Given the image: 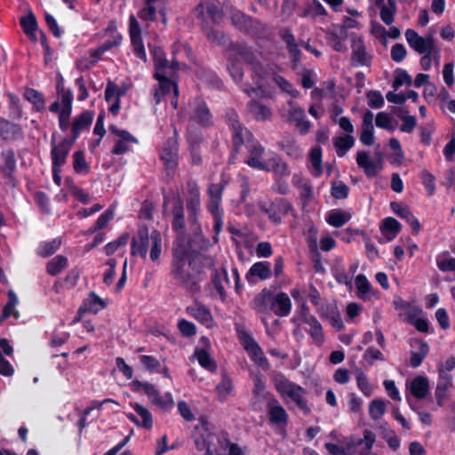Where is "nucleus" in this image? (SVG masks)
Masks as SVG:
<instances>
[{
  "instance_id": "1",
  "label": "nucleus",
  "mask_w": 455,
  "mask_h": 455,
  "mask_svg": "<svg viewBox=\"0 0 455 455\" xmlns=\"http://www.w3.org/2000/svg\"><path fill=\"white\" fill-rule=\"evenodd\" d=\"M188 196L186 198V210L188 212V220L189 228L194 237L188 241V245L180 243L172 250L171 263L188 262L190 256L196 251H191L189 246L192 243H200L201 250L207 249L210 242L203 236V230L199 221L201 212V193L198 184L195 180L187 182Z\"/></svg>"
},
{
  "instance_id": "2",
  "label": "nucleus",
  "mask_w": 455,
  "mask_h": 455,
  "mask_svg": "<svg viewBox=\"0 0 455 455\" xmlns=\"http://www.w3.org/2000/svg\"><path fill=\"white\" fill-rule=\"evenodd\" d=\"M215 265L212 256L194 252L188 262L171 263L170 274L186 291L198 293L204 280V268H212Z\"/></svg>"
},
{
  "instance_id": "3",
  "label": "nucleus",
  "mask_w": 455,
  "mask_h": 455,
  "mask_svg": "<svg viewBox=\"0 0 455 455\" xmlns=\"http://www.w3.org/2000/svg\"><path fill=\"white\" fill-rule=\"evenodd\" d=\"M149 242L152 243L150 259L153 262L157 261L162 252V235L157 229H153L149 234L148 227L146 224L138 227L137 235L131 242V254L140 255L142 259H146Z\"/></svg>"
},
{
  "instance_id": "4",
  "label": "nucleus",
  "mask_w": 455,
  "mask_h": 455,
  "mask_svg": "<svg viewBox=\"0 0 455 455\" xmlns=\"http://www.w3.org/2000/svg\"><path fill=\"white\" fill-rule=\"evenodd\" d=\"M225 121L231 133V158L235 159L243 146L255 140L253 133L244 126L237 112L234 108H228L225 114Z\"/></svg>"
},
{
  "instance_id": "5",
  "label": "nucleus",
  "mask_w": 455,
  "mask_h": 455,
  "mask_svg": "<svg viewBox=\"0 0 455 455\" xmlns=\"http://www.w3.org/2000/svg\"><path fill=\"white\" fill-rule=\"evenodd\" d=\"M274 385L276 391L283 398H290L305 414H308L310 412V408L306 397L307 391L305 388L299 384L292 382L283 374H279L275 378Z\"/></svg>"
},
{
  "instance_id": "6",
  "label": "nucleus",
  "mask_w": 455,
  "mask_h": 455,
  "mask_svg": "<svg viewBox=\"0 0 455 455\" xmlns=\"http://www.w3.org/2000/svg\"><path fill=\"white\" fill-rule=\"evenodd\" d=\"M130 387L132 392L147 395L148 401L161 410L169 411L174 404L172 394L166 392L164 395H161L155 384L134 379L130 383Z\"/></svg>"
},
{
  "instance_id": "7",
  "label": "nucleus",
  "mask_w": 455,
  "mask_h": 455,
  "mask_svg": "<svg viewBox=\"0 0 455 455\" xmlns=\"http://www.w3.org/2000/svg\"><path fill=\"white\" fill-rule=\"evenodd\" d=\"M224 188V184L212 183L208 187L207 189L209 200L206 208L213 218V232L215 240H217V236L221 232L223 228L224 210L221 207V202Z\"/></svg>"
},
{
  "instance_id": "8",
  "label": "nucleus",
  "mask_w": 455,
  "mask_h": 455,
  "mask_svg": "<svg viewBox=\"0 0 455 455\" xmlns=\"http://www.w3.org/2000/svg\"><path fill=\"white\" fill-rule=\"evenodd\" d=\"M236 333L240 343L248 353L251 360L264 371H267L270 368V363L251 332L244 328H236Z\"/></svg>"
},
{
  "instance_id": "9",
  "label": "nucleus",
  "mask_w": 455,
  "mask_h": 455,
  "mask_svg": "<svg viewBox=\"0 0 455 455\" xmlns=\"http://www.w3.org/2000/svg\"><path fill=\"white\" fill-rule=\"evenodd\" d=\"M188 117L189 121L204 129H209L214 125L213 115L207 102L201 96L195 97L189 101Z\"/></svg>"
},
{
  "instance_id": "10",
  "label": "nucleus",
  "mask_w": 455,
  "mask_h": 455,
  "mask_svg": "<svg viewBox=\"0 0 455 455\" xmlns=\"http://www.w3.org/2000/svg\"><path fill=\"white\" fill-rule=\"evenodd\" d=\"M259 208L275 226L281 224L283 216L294 212L292 204L284 197H275L269 203L260 204Z\"/></svg>"
},
{
  "instance_id": "11",
  "label": "nucleus",
  "mask_w": 455,
  "mask_h": 455,
  "mask_svg": "<svg viewBox=\"0 0 455 455\" xmlns=\"http://www.w3.org/2000/svg\"><path fill=\"white\" fill-rule=\"evenodd\" d=\"M404 36L409 46L419 54L435 53L439 59L440 51L435 47V38L432 34H428L423 37L414 29L408 28L406 29Z\"/></svg>"
},
{
  "instance_id": "12",
  "label": "nucleus",
  "mask_w": 455,
  "mask_h": 455,
  "mask_svg": "<svg viewBox=\"0 0 455 455\" xmlns=\"http://www.w3.org/2000/svg\"><path fill=\"white\" fill-rule=\"evenodd\" d=\"M75 142L71 138L63 137L58 143L55 132L52 133L51 140L52 165L63 166Z\"/></svg>"
},
{
  "instance_id": "13",
  "label": "nucleus",
  "mask_w": 455,
  "mask_h": 455,
  "mask_svg": "<svg viewBox=\"0 0 455 455\" xmlns=\"http://www.w3.org/2000/svg\"><path fill=\"white\" fill-rule=\"evenodd\" d=\"M179 133L174 128L173 135L164 143L160 159L164 162L166 170L173 172L178 165Z\"/></svg>"
},
{
  "instance_id": "14",
  "label": "nucleus",
  "mask_w": 455,
  "mask_h": 455,
  "mask_svg": "<svg viewBox=\"0 0 455 455\" xmlns=\"http://www.w3.org/2000/svg\"><path fill=\"white\" fill-rule=\"evenodd\" d=\"M129 36L131 40V45L132 47V51L134 55L143 60L147 61V53L143 43L141 28L137 20L136 17L133 14H131L129 17Z\"/></svg>"
},
{
  "instance_id": "15",
  "label": "nucleus",
  "mask_w": 455,
  "mask_h": 455,
  "mask_svg": "<svg viewBox=\"0 0 455 455\" xmlns=\"http://www.w3.org/2000/svg\"><path fill=\"white\" fill-rule=\"evenodd\" d=\"M1 159L3 163L0 169L5 183L11 188H15L18 185V179L15 176L17 160L14 150L12 148L3 150Z\"/></svg>"
},
{
  "instance_id": "16",
  "label": "nucleus",
  "mask_w": 455,
  "mask_h": 455,
  "mask_svg": "<svg viewBox=\"0 0 455 455\" xmlns=\"http://www.w3.org/2000/svg\"><path fill=\"white\" fill-rule=\"evenodd\" d=\"M245 148L249 154L248 158L244 161L247 165L260 171H270L263 160L265 148L257 139L249 141V144H245Z\"/></svg>"
},
{
  "instance_id": "17",
  "label": "nucleus",
  "mask_w": 455,
  "mask_h": 455,
  "mask_svg": "<svg viewBox=\"0 0 455 455\" xmlns=\"http://www.w3.org/2000/svg\"><path fill=\"white\" fill-rule=\"evenodd\" d=\"M201 8V12L199 13V19L201 20V29L204 32V36L211 43L216 44L218 45H224L227 42L226 35L223 31L220 29H216L214 26L216 24H212L204 16V12L201 4L197 6V9Z\"/></svg>"
},
{
  "instance_id": "18",
  "label": "nucleus",
  "mask_w": 455,
  "mask_h": 455,
  "mask_svg": "<svg viewBox=\"0 0 455 455\" xmlns=\"http://www.w3.org/2000/svg\"><path fill=\"white\" fill-rule=\"evenodd\" d=\"M153 77L158 81V89L155 91L154 98L156 103H160L162 98L169 94L172 91L173 96L179 98V87L178 84L172 81L167 74L154 73Z\"/></svg>"
},
{
  "instance_id": "19",
  "label": "nucleus",
  "mask_w": 455,
  "mask_h": 455,
  "mask_svg": "<svg viewBox=\"0 0 455 455\" xmlns=\"http://www.w3.org/2000/svg\"><path fill=\"white\" fill-rule=\"evenodd\" d=\"M356 164L359 168L363 170L367 178H373L378 175L379 172L382 170V159L373 161L370 158L368 152L358 151L356 154Z\"/></svg>"
},
{
  "instance_id": "20",
  "label": "nucleus",
  "mask_w": 455,
  "mask_h": 455,
  "mask_svg": "<svg viewBox=\"0 0 455 455\" xmlns=\"http://www.w3.org/2000/svg\"><path fill=\"white\" fill-rule=\"evenodd\" d=\"M227 51L229 56H235L239 60L242 59L247 65L252 64L257 59L253 49L244 43L230 42Z\"/></svg>"
},
{
  "instance_id": "21",
  "label": "nucleus",
  "mask_w": 455,
  "mask_h": 455,
  "mask_svg": "<svg viewBox=\"0 0 455 455\" xmlns=\"http://www.w3.org/2000/svg\"><path fill=\"white\" fill-rule=\"evenodd\" d=\"M371 57L368 56L366 47L362 38L357 37L352 41L351 64L353 67L371 65Z\"/></svg>"
},
{
  "instance_id": "22",
  "label": "nucleus",
  "mask_w": 455,
  "mask_h": 455,
  "mask_svg": "<svg viewBox=\"0 0 455 455\" xmlns=\"http://www.w3.org/2000/svg\"><path fill=\"white\" fill-rule=\"evenodd\" d=\"M186 312L188 315L194 317L206 328H212L213 326V317L212 312L204 304L196 303L193 306H189L186 308Z\"/></svg>"
},
{
  "instance_id": "23",
  "label": "nucleus",
  "mask_w": 455,
  "mask_h": 455,
  "mask_svg": "<svg viewBox=\"0 0 455 455\" xmlns=\"http://www.w3.org/2000/svg\"><path fill=\"white\" fill-rule=\"evenodd\" d=\"M56 94L61 103V109L72 111L74 100L73 91L65 86V79L61 74L56 76Z\"/></svg>"
},
{
  "instance_id": "24",
  "label": "nucleus",
  "mask_w": 455,
  "mask_h": 455,
  "mask_svg": "<svg viewBox=\"0 0 455 455\" xmlns=\"http://www.w3.org/2000/svg\"><path fill=\"white\" fill-rule=\"evenodd\" d=\"M280 38L286 44V48L291 56V61L293 67H297L300 62L301 52L299 49L298 44L295 41V37L289 28H283L279 32Z\"/></svg>"
},
{
  "instance_id": "25",
  "label": "nucleus",
  "mask_w": 455,
  "mask_h": 455,
  "mask_svg": "<svg viewBox=\"0 0 455 455\" xmlns=\"http://www.w3.org/2000/svg\"><path fill=\"white\" fill-rule=\"evenodd\" d=\"M270 266L268 261L255 262L245 275L246 281L250 284H254L256 283L255 277L260 280L269 279L272 275Z\"/></svg>"
},
{
  "instance_id": "26",
  "label": "nucleus",
  "mask_w": 455,
  "mask_h": 455,
  "mask_svg": "<svg viewBox=\"0 0 455 455\" xmlns=\"http://www.w3.org/2000/svg\"><path fill=\"white\" fill-rule=\"evenodd\" d=\"M94 118V113L90 110H85L77 115L71 124V139L75 141L79 138L83 130L91 126Z\"/></svg>"
},
{
  "instance_id": "27",
  "label": "nucleus",
  "mask_w": 455,
  "mask_h": 455,
  "mask_svg": "<svg viewBox=\"0 0 455 455\" xmlns=\"http://www.w3.org/2000/svg\"><path fill=\"white\" fill-rule=\"evenodd\" d=\"M273 307L270 311L279 317H285L290 315L291 311V300L287 293L279 291L274 293L272 299Z\"/></svg>"
},
{
  "instance_id": "28",
  "label": "nucleus",
  "mask_w": 455,
  "mask_h": 455,
  "mask_svg": "<svg viewBox=\"0 0 455 455\" xmlns=\"http://www.w3.org/2000/svg\"><path fill=\"white\" fill-rule=\"evenodd\" d=\"M172 228L177 234H185L186 231V220L184 212V205L181 199H178L172 208Z\"/></svg>"
},
{
  "instance_id": "29",
  "label": "nucleus",
  "mask_w": 455,
  "mask_h": 455,
  "mask_svg": "<svg viewBox=\"0 0 455 455\" xmlns=\"http://www.w3.org/2000/svg\"><path fill=\"white\" fill-rule=\"evenodd\" d=\"M372 121L373 114L367 110L363 116L359 140L362 144L368 147L373 145L375 141L374 126Z\"/></svg>"
},
{
  "instance_id": "30",
  "label": "nucleus",
  "mask_w": 455,
  "mask_h": 455,
  "mask_svg": "<svg viewBox=\"0 0 455 455\" xmlns=\"http://www.w3.org/2000/svg\"><path fill=\"white\" fill-rule=\"evenodd\" d=\"M23 131L20 124L0 116V138L4 140L22 138Z\"/></svg>"
},
{
  "instance_id": "31",
  "label": "nucleus",
  "mask_w": 455,
  "mask_h": 455,
  "mask_svg": "<svg viewBox=\"0 0 455 455\" xmlns=\"http://www.w3.org/2000/svg\"><path fill=\"white\" fill-rule=\"evenodd\" d=\"M304 323L309 325L307 333L315 346L321 347L324 343V332L321 323L315 316H305Z\"/></svg>"
},
{
  "instance_id": "32",
  "label": "nucleus",
  "mask_w": 455,
  "mask_h": 455,
  "mask_svg": "<svg viewBox=\"0 0 455 455\" xmlns=\"http://www.w3.org/2000/svg\"><path fill=\"white\" fill-rule=\"evenodd\" d=\"M273 299L274 292L267 288H264L252 299L253 308L257 310L259 313L269 312L271 307H273Z\"/></svg>"
},
{
  "instance_id": "33",
  "label": "nucleus",
  "mask_w": 455,
  "mask_h": 455,
  "mask_svg": "<svg viewBox=\"0 0 455 455\" xmlns=\"http://www.w3.org/2000/svg\"><path fill=\"white\" fill-rule=\"evenodd\" d=\"M268 419L272 424H282L286 426L289 420L288 413L285 409L278 403L276 399H273L268 403Z\"/></svg>"
},
{
  "instance_id": "34",
  "label": "nucleus",
  "mask_w": 455,
  "mask_h": 455,
  "mask_svg": "<svg viewBox=\"0 0 455 455\" xmlns=\"http://www.w3.org/2000/svg\"><path fill=\"white\" fill-rule=\"evenodd\" d=\"M107 302L102 299L94 291H91L88 299H84L83 304L78 309V314L81 315L84 312H92L93 314L99 313L100 310L107 307Z\"/></svg>"
},
{
  "instance_id": "35",
  "label": "nucleus",
  "mask_w": 455,
  "mask_h": 455,
  "mask_svg": "<svg viewBox=\"0 0 455 455\" xmlns=\"http://www.w3.org/2000/svg\"><path fill=\"white\" fill-rule=\"evenodd\" d=\"M212 272V283L219 294L220 299L225 301L227 299V292L225 291L223 282L229 283V278L228 275V271L225 267L221 269L214 268L213 267L211 268Z\"/></svg>"
},
{
  "instance_id": "36",
  "label": "nucleus",
  "mask_w": 455,
  "mask_h": 455,
  "mask_svg": "<svg viewBox=\"0 0 455 455\" xmlns=\"http://www.w3.org/2000/svg\"><path fill=\"white\" fill-rule=\"evenodd\" d=\"M327 15L328 12L326 9L319 0L307 1L301 12L298 13L299 18H311L313 20L317 17H325Z\"/></svg>"
},
{
  "instance_id": "37",
  "label": "nucleus",
  "mask_w": 455,
  "mask_h": 455,
  "mask_svg": "<svg viewBox=\"0 0 455 455\" xmlns=\"http://www.w3.org/2000/svg\"><path fill=\"white\" fill-rule=\"evenodd\" d=\"M247 110L256 121H267L272 116L271 109L256 100L248 101Z\"/></svg>"
},
{
  "instance_id": "38",
  "label": "nucleus",
  "mask_w": 455,
  "mask_h": 455,
  "mask_svg": "<svg viewBox=\"0 0 455 455\" xmlns=\"http://www.w3.org/2000/svg\"><path fill=\"white\" fill-rule=\"evenodd\" d=\"M279 148L283 151L288 156L292 159L298 160L302 158V148L297 144L292 136L284 137L279 143Z\"/></svg>"
},
{
  "instance_id": "39",
  "label": "nucleus",
  "mask_w": 455,
  "mask_h": 455,
  "mask_svg": "<svg viewBox=\"0 0 455 455\" xmlns=\"http://www.w3.org/2000/svg\"><path fill=\"white\" fill-rule=\"evenodd\" d=\"M429 381L425 376L415 377L410 386L411 394L417 399H424L429 392Z\"/></svg>"
},
{
  "instance_id": "40",
  "label": "nucleus",
  "mask_w": 455,
  "mask_h": 455,
  "mask_svg": "<svg viewBox=\"0 0 455 455\" xmlns=\"http://www.w3.org/2000/svg\"><path fill=\"white\" fill-rule=\"evenodd\" d=\"M7 303L4 305L2 314L0 315V324L11 315H14L16 318L19 317V313L15 311V307L19 303L16 293L12 290H9L7 292Z\"/></svg>"
},
{
  "instance_id": "41",
  "label": "nucleus",
  "mask_w": 455,
  "mask_h": 455,
  "mask_svg": "<svg viewBox=\"0 0 455 455\" xmlns=\"http://www.w3.org/2000/svg\"><path fill=\"white\" fill-rule=\"evenodd\" d=\"M152 57L154 61L155 73L167 74L168 62L164 49L160 46H156L152 51Z\"/></svg>"
},
{
  "instance_id": "42",
  "label": "nucleus",
  "mask_w": 455,
  "mask_h": 455,
  "mask_svg": "<svg viewBox=\"0 0 455 455\" xmlns=\"http://www.w3.org/2000/svg\"><path fill=\"white\" fill-rule=\"evenodd\" d=\"M227 61V68L232 79L235 84H241L244 76L243 68L241 61L239 60H236L235 56L229 55H228Z\"/></svg>"
},
{
  "instance_id": "43",
  "label": "nucleus",
  "mask_w": 455,
  "mask_h": 455,
  "mask_svg": "<svg viewBox=\"0 0 455 455\" xmlns=\"http://www.w3.org/2000/svg\"><path fill=\"white\" fill-rule=\"evenodd\" d=\"M24 98L33 105L36 111L42 112L44 110L45 98L39 91L27 88L24 92Z\"/></svg>"
},
{
  "instance_id": "44",
  "label": "nucleus",
  "mask_w": 455,
  "mask_h": 455,
  "mask_svg": "<svg viewBox=\"0 0 455 455\" xmlns=\"http://www.w3.org/2000/svg\"><path fill=\"white\" fill-rule=\"evenodd\" d=\"M215 441L218 443L220 442L219 435L205 430L195 438V444L198 451H205L211 446H213Z\"/></svg>"
},
{
  "instance_id": "45",
  "label": "nucleus",
  "mask_w": 455,
  "mask_h": 455,
  "mask_svg": "<svg viewBox=\"0 0 455 455\" xmlns=\"http://www.w3.org/2000/svg\"><path fill=\"white\" fill-rule=\"evenodd\" d=\"M195 356L196 357L199 364L205 370L214 372L217 370L216 362L211 357L209 351L205 348H196Z\"/></svg>"
},
{
  "instance_id": "46",
  "label": "nucleus",
  "mask_w": 455,
  "mask_h": 455,
  "mask_svg": "<svg viewBox=\"0 0 455 455\" xmlns=\"http://www.w3.org/2000/svg\"><path fill=\"white\" fill-rule=\"evenodd\" d=\"M251 69V80L254 84H262V82L269 76V70L258 58L252 64L249 65Z\"/></svg>"
},
{
  "instance_id": "47",
  "label": "nucleus",
  "mask_w": 455,
  "mask_h": 455,
  "mask_svg": "<svg viewBox=\"0 0 455 455\" xmlns=\"http://www.w3.org/2000/svg\"><path fill=\"white\" fill-rule=\"evenodd\" d=\"M349 219L350 215L341 210H331L325 217L326 222L334 228H341Z\"/></svg>"
},
{
  "instance_id": "48",
  "label": "nucleus",
  "mask_w": 455,
  "mask_h": 455,
  "mask_svg": "<svg viewBox=\"0 0 455 455\" xmlns=\"http://www.w3.org/2000/svg\"><path fill=\"white\" fill-rule=\"evenodd\" d=\"M381 232L387 236V233L392 235L391 237H387L388 240L395 238L402 230L401 223L393 217H387L382 220L380 226Z\"/></svg>"
},
{
  "instance_id": "49",
  "label": "nucleus",
  "mask_w": 455,
  "mask_h": 455,
  "mask_svg": "<svg viewBox=\"0 0 455 455\" xmlns=\"http://www.w3.org/2000/svg\"><path fill=\"white\" fill-rule=\"evenodd\" d=\"M20 24L23 32L28 36H35V32L38 28L37 20L31 10L28 11L27 15L20 18Z\"/></svg>"
},
{
  "instance_id": "50",
  "label": "nucleus",
  "mask_w": 455,
  "mask_h": 455,
  "mask_svg": "<svg viewBox=\"0 0 455 455\" xmlns=\"http://www.w3.org/2000/svg\"><path fill=\"white\" fill-rule=\"evenodd\" d=\"M333 144L336 148L337 155L339 156H343L350 148L354 147L355 138L351 134L339 136L334 140Z\"/></svg>"
},
{
  "instance_id": "51",
  "label": "nucleus",
  "mask_w": 455,
  "mask_h": 455,
  "mask_svg": "<svg viewBox=\"0 0 455 455\" xmlns=\"http://www.w3.org/2000/svg\"><path fill=\"white\" fill-rule=\"evenodd\" d=\"M68 266V259L63 255H57L46 264V271L50 275H57Z\"/></svg>"
},
{
  "instance_id": "52",
  "label": "nucleus",
  "mask_w": 455,
  "mask_h": 455,
  "mask_svg": "<svg viewBox=\"0 0 455 455\" xmlns=\"http://www.w3.org/2000/svg\"><path fill=\"white\" fill-rule=\"evenodd\" d=\"M272 163L271 171L275 179L288 177L291 173L288 164L279 156H275L270 159Z\"/></svg>"
},
{
  "instance_id": "53",
  "label": "nucleus",
  "mask_w": 455,
  "mask_h": 455,
  "mask_svg": "<svg viewBox=\"0 0 455 455\" xmlns=\"http://www.w3.org/2000/svg\"><path fill=\"white\" fill-rule=\"evenodd\" d=\"M132 409L139 414L142 420L140 421V427L150 430L153 427V417L151 412L138 403H131Z\"/></svg>"
},
{
  "instance_id": "54",
  "label": "nucleus",
  "mask_w": 455,
  "mask_h": 455,
  "mask_svg": "<svg viewBox=\"0 0 455 455\" xmlns=\"http://www.w3.org/2000/svg\"><path fill=\"white\" fill-rule=\"evenodd\" d=\"M435 263L441 272L455 273V258L449 256L448 251L438 254L435 258Z\"/></svg>"
},
{
  "instance_id": "55",
  "label": "nucleus",
  "mask_w": 455,
  "mask_h": 455,
  "mask_svg": "<svg viewBox=\"0 0 455 455\" xmlns=\"http://www.w3.org/2000/svg\"><path fill=\"white\" fill-rule=\"evenodd\" d=\"M186 140L188 148H200L204 141V135L199 127L188 126L186 130Z\"/></svg>"
},
{
  "instance_id": "56",
  "label": "nucleus",
  "mask_w": 455,
  "mask_h": 455,
  "mask_svg": "<svg viewBox=\"0 0 455 455\" xmlns=\"http://www.w3.org/2000/svg\"><path fill=\"white\" fill-rule=\"evenodd\" d=\"M396 0H387V5L382 4L379 16L386 25H391L394 22V17L396 13Z\"/></svg>"
},
{
  "instance_id": "57",
  "label": "nucleus",
  "mask_w": 455,
  "mask_h": 455,
  "mask_svg": "<svg viewBox=\"0 0 455 455\" xmlns=\"http://www.w3.org/2000/svg\"><path fill=\"white\" fill-rule=\"evenodd\" d=\"M231 23L232 25L238 30L243 32L246 25L249 21H251V16L243 13V12L237 9L231 10Z\"/></svg>"
},
{
  "instance_id": "58",
  "label": "nucleus",
  "mask_w": 455,
  "mask_h": 455,
  "mask_svg": "<svg viewBox=\"0 0 455 455\" xmlns=\"http://www.w3.org/2000/svg\"><path fill=\"white\" fill-rule=\"evenodd\" d=\"M60 246V241L53 239L40 243L37 249V254L43 258H47L54 254Z\"/></svg>"
},
{
  "instance_id": "59",
  "label": "nucleus",
  "mask_w": 455,
  "mask_h": 455,
  "mask_svg": "<svg viewBox=\"0 0 455 455\" xmlns=\"http://www.w3.org/2000/svg\"><path fill=\"white\" fill-rule=\"evenodd\" d=\"M232 389V379L227 373L222 374L220 382L216 386V391L220 396V399L221 401L226 400L228 395L231 393Z\"/></svg>"
},
{
  "instance_id": "60",
  "label": "nucleus",
  "mask_w": 455,
  "mask_h": 455,
  "mask_svg": "<svg viewBox=\"0 0 455 455\" xmlns=\"http://www.w3.org/2000/svg\"><path fill=\"white\" fill-rule=\"evenodd\" d=\"M355 379H356L357 387L360 389V391L365 396H371L373 392L372 387L370 384L366 374L361 369L356 370Z\"/></svg>"
},
{
  "instance_id": "61",
  "label": "nucleus",
  "mask_w": 455,
  "mask_h": 455,
  "mask_svg": "<svg viewBox=\"0 0 455 455\" xmlns=\"http://www.w3.org/2000/svg\"><path fill=\"white\" fill-rule=\"evenodd\" d=\"M322 156H323V150L322 148L317 146L313 148L310 150L309 157L310 162L312 164V166L315 172V176L319 177L322 175L323 170H322Z\"/></svg>"
},
{
  "instance_id": "62",
  "label": "nucleus",
  "mask_w": 455,
  "mask_h": 455,
  "mask_svg": "<svg viewBox=\"0 0 455 455\" xmlns=\"http://www.w3.org/2000/svg\"><path fill=\"white\" fill-rule=\"evenodd\" d=\"M407 323L421 333L430 332V323L427 318H416L414 314L410 313L407 316Z\"/></svg>"
},
{
  "instance_id": "63",
  "label": "nucleus",
  "mask_w": 455,
  "mask_h": 455,
  "mask_svg": "<svg viewBox=\"0 0 455 455\" xmlns=\"http://www.w3.org/2000/svg\"><path fill=\"white\" fill-rule=\"evenodd\" d=\"M386 412V403L382 399H373L369 404V414L373 420H378Z\"/></svg>"
},
{
  "instance_id": "64",
  "label": "nucleus",
  "mask_w": 455,
  "mask_h": 455,
  "mask_svg": "<svg viewBox=\"0 0 455 455\" xmlns=\"http://www.w3.org/2000/svg\"><path fill=\"white\" fill-rule=\"evenodd\" d=\"M205 12V18L212 24H219L223 18V11L218 5L212 3L206 4Z\"/></svg>"
}]
</instances>
